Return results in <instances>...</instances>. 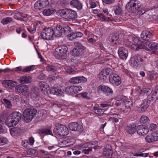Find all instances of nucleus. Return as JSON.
I'll return each instance as SVG.
<instances>
[{
  "mask_svg": "<svg viewBox=\"0 0 158 158\" xmlns=\"http://www.w3.org/2000/svg\"><path fill=\"white\" fill-rule=\"evenodd\" d=\"M22 114L18 112H14L11 114L6 119L5 123L9 127L15 126L21 119Z\"/></svg>",
  "mask_w": 158,
  "mask_h": 158,
  "instance_id": "obj_1",
  "label": "nucleus"
},
{
  "mask_svg": "<svg viewBox=\"0 0 158 158\" xmlns=\"http://www.w3.org/2000/svg\"><path fill=\"white\" fill-rule=\"evenodd\" d=\"M60 17L67 20L75 19L77 18V12L72 10L65 8L58 11Z\"/></svg>",
  "mask_w": 158,
  "mask_h": 158,
  "instance_id": "obj_2",
  "label": "nucleus"
},
{
  "mask_svg": "<svg viewBox=\"0 0 158 158\" xmlns=\"http://www.w3.org/2000/svg\"><path fill=\"white\" fill-rule=\"evenodd\" d=\"M37 110L34 108H28L26 109L23 113V119L26 123L30 122L35 116Z\"/></svg>",
  "mask_w": 158,
  "mask_h": 158,
  "instance_id": "obj_3",
  "label": "nucleus"
},
{
  "mask_svg": "<svg viewBox=\"0 0 158 158\" xmlns=\"http://www.w3.org/2000/svg\"><path fill=\"white\" fill-rule=\"evenodd\" d=\"M68 50V48L66 46H59L56 49L54 55L58 59H65L67 56Z\"/></svg>",
  "mask_w": 158,
  "mask_h": 158,
  "instance_id": "obj_4",
  "label": "nucleus"
},
{
  "mask_svg": "<svg viewBox=\"0 0 158 158\" xmlns=\"http://www.w3.org/2000/svg\"><path fill=\"white\" fill-rule=\"evenodd\" d=\"M140 6L141 4L139 3L138 1L131 0L126 5V8L129 11L134 12Z\"/></svg>",
  "mask_w": 158,
  "mask_h": 158,
  "instance_id": "obj_5",
  "label": "nucleus"
},
{
  "mask_svg": "<svg viewBox=\"0 0 158 158\" xmlns=\"http://www.w3.org/2000/svg\"><path fill=\"white\" fill-rule=\"evenodd\" d=\"M53 29L52 28H45L41 33V36L44 39H52L53 36Z\"/></svg>",
  "mask_w": 158,
  "mask_h": 158,
  "instance_id": "obj_6",
  "label": "nucleus"
},
{
  "mask_svg": "<svg viewBox=\"0 0 158 158\" xmlns=\"http://www.w3.org/2000/svg\"><path fill=\"white\" fill-rule=\"evenodd\" d=\"M46 69L48 71L51 72L52 73H53L52 74L51 77L48 78L49 81H55L57 79L58 76L56 73L57 68L56 66L53 65H48L46 67Z\"/></svg>",
  "mask_w": 158,
  "mask_h": 158,
  "instance_id": "obj_7",
  "label": "nucleus"
},
{
  "mask_svg": "<svg viewBox=\"0 0 158 158\" xmlns=\"http://www.w3.org/2000/svg\"><path fill=\"white\" fill-rule=\"evenodd\" d=\"M142 57L139 55H135L132 57L130 60V63L131 66L136 67L140 64L143 61Z\"/></svg>",
  "mask_w": 158,
  "mask_h": 158,
  "instance_id": "obj_8",
  "label": "nucleus"
},
{
  "mask_svg": "<svg viewBox=\"0 0 158 158\" xmlns=\"http://www.w3.org/2000/svg\"><path fill=\"white\" fill-rule=\"evenodd\" d=\"M110 82L116 86L119 85L121 83V79L117 74L111 73L109 77Z\"/></svg>",
  "mask_w": 158,
  "mask_h": 158,
  "instance_id": "obj_9",
  "label": "nucleus"
},
{
  "mask_svg": "<svg viewBox=\"0 0 158 158\" xmlns=\"http://www.w3.org/2000/svg\"><path fill=\"white\" fill-rule=\"evenodd\" d=\"M141 42L146 43L149 42L152 39V35L149 31H143L140 35Z\"/></svg>",
  "mask_w": 158,
  "mask_h": 158,
  "instance_id": "obj_10",
  "label": "nucleus"
},
{
  "mask_svg": "<svg viewBox=\"0 0 158 158\" xmlns=\"http://www.w3.org/2000/svg\"><path fill=\"white\" fill-rule=\"evenodd\" d=\"M57 132L59 135L65 136L68 134V130L67 127L64 125L58 124L56 127Z\"/></svg>",
  "mask_w": 158,
  "mask_h": 158,
  "instance_id": "obj_11",
  "label": "nucleus"
},
{
  "mask_svg": "<svg viewBox=\"0 0 158 158\" xmlns=\"http://www.w3.org/2000/svg\"><path fill=\"white\" fill-rule=\"evenodd\" d=\"M112 70L110 68H107L102 70L98 75L100 80H105L107 79V76L112 73Z\"/></svg>",
  "mask_w": 158,
  "mask_h": 158,
  "instance_id": "obj_12",
  "label": "nucleus"
},
{
  "mask_svg": "<svg viewBox=\"0 0 158 158\" xmlns=\"http://www.w3.org/2000/svg\"><path fill=\"white\" fill-rule=\"evenodd\" d=\"M69 129L73 131H76L79 132H82L83 130L82 125L77 122H74L70 123L69 126Z\"/></svg>",
  "mask_w": 158,
  "mask_h": 158,
  "instance_id": "obj_13",
  "label": "nucleus"
},
{
  "mask_svg": "<svg viewBox=\"0 0 158 158\" xmlns=\"http://www.w3.org/2000/svg\"><path fill=\"white\" fill-rule=\"evenodd\" d=\"M15 90L25 95H28L29 92L28 87L25 85H19L15 87Z\"/></svg>",
  "mask_w": 158,
  "mask_h": 158,
  "instance_id": "obj_14",
  "label": "nucleus"
},
{
  "mask_svg": "<svg viewBox=\"0 0 158 158\" xmlns=\"http://www.w3.org/2000/svg\"><path fill=\"white\" fill-rule=\"evenodd\" d=\"M49 4L48 0H39L35 3L34 7L36 9L40 10L46 7Z\"/></svg>",
  "mask_w": 158,
  "mask_h": 158,
  "instance_id": "obj_15",
  "label": "nucleus"
},
{
  "mask_svg": "<svg viewBox=\"0 0 158 158\" xmlns=\"http://www.w3.org/2000/svg\"><path fill=\"white\" fill-rule=\"evenodd\" d=\"M146 141L148 143L156 141L158 140V131L152 132L148 135L145 137Z\"/></svg>",
  "mask_w": 158,
  "mask_h": 158,
  "instance_id": "obj_16",
  "label": "nucleus"
},
{
  "mask_svg": "<svg viewBox=\"0 0 158 158\" xmlns=\"http://www.w3.org/2000/svg\"><path fill=\"white\" fill-rule=\"evenodd\" d=\"M151 100L148 99L144 100L143 102L141 104L137 109L138 112L139 113H142L145 112L150 104Z\"/></svg>",
  "mask_w": 158,
  "mask_h": 158,
  "instance_id": "obj_17",
  "label": "nucleus"
},
{
  "mask_svg": "<svg viewBox=\"0 0 158 158\" xmlns=\"http://www.w3.org/2000/svg\"><path fill=\"white\" fill-rule=\"evenodd\" d=\"M98 91H102L106 95H110L113 93V90L108 86L101 85L98 88Z\"/></svg>",
  "mask_w": 158,
  "mask_h": 158,
  "instance_id": "obj_18",
  "label": "nucleus"
},
{
  "mask_svg": "<svg viewBox=\"0 0 158 158\" xmlns=\"http://www.w3.org/2000/svg\"><path fill=\"white\" fill-rule=\"evenodd\" d=\"M137 132L140 135H146L149 131L148 128L143 125H140L137 127Z\"/></svg>",
  "mask_w": 158,
  "mask_h": 158,
  "instance_id": "obj_19",
  "label": "nucleus"
},
{
  "mask_svg": "<svg viewBox=\"0 0 158 158\" xmlns=\"http://www.w3.org/2000/svg\"><path fill=\"white\" fill-rule=\"evenodd\" d=\"M87 80L86 78L82 76L71 78L69 80V82L72 84H75L85 82L87 81Z\"/></svg>",
  "mask_w": 158,
  "mask_h": 158,
  "instance_id": "obj_20",
  "label": "nucleus"
},
{
  "mask_svg": "<svg viewBox=\"0 0 158 158\" xmlns=\"http://www.w3.org/2000/svg\"><path fill=\"white\" fill-rule=\"evenodd\" d=\"M118 53L121 59L125 60L128 56V51L125 48L121 47L118 50Z\"/></svg>",
  "mask_w": 158,
  "mask_h": 158,
  "instance_id": "obj_21",
  "label": "nucleus"
},
{
  "mask_svg": "<svg viewBox=\"0 0 158 158\" xmlns=\"http://www.w3.org/2000/svg\"><path fill=\"white\" fill-rule=\"evenodd\" d=\"M62 31L63 28L61 26H57L55 28L53 29V35L56 37H60L62 35Z\"/></svg>",
  "mask_w": 158,
  "mask_h": 158,
  "instance_id": "obj_22",
  "label": "nucleus"
},
{
  "mask_svg": "<svg viewBox=\"0 0 158 158\" xmlns=\"http://www.w3.org/2000/svg\"><path fill=\"white\" fill-rule=\"evenodd\" d=\"M41 22L39 21H37L36 22L34 23L30 26L27 27V30L30 33L33 34L34 33L36 29V26L38 24H41Z\"/></svg>",
  "mask_w": 158,
  "mask_h": 158,
  "instance_id": "obj_23",
  "label": "nucleus"
},
{
  "mask_svg": "<svg viewBox=\"0 0 158 158\" xmlns=\"http://www.w3.org/2000/svg\"><path fill=\"white\" fill-rule=\"evenodd\" d=\"M39 133L42 137H44L46 135H50L53 136L51 130L49 128H44L40 130Z\"/></svg>",
  "mask_w": 158,
  "mask_h": 158,
  "instance_id": "obj_24",
  "label": "nucleus"
},
{
  "mask_svg": "<svg viewBox=\"0 0 158 158\" xmlns=\"http://www.w3.org/2000/svg\"><path fill=\"white\" fill-rule=\"evenodd\" d=\"M70 5L78 10H81L82 7L81 3L78 0H72L70 3Z\"/></svg>",
  "mask_w": 158,
  "mask_h": 158,
  "instance_id": "obj_25",
  "label": "nucleus"
},
{
  "mask_svg": "<svg viewBox=\"0 0 158 158\" xmlns=\"http://www.w3.org/2000/svg\"><path fill=\"white\" fill-rule=\"evenodd\" d=\"M2 84L3 86L5 87L11 88L15 87L16 84V83L13 81L8 80L4 81L2 83Z\"/></svg>",
  "mask_w": 158,
  "mask_h": 158,
  "instance_id": "obj_26",
  "label": "nucleus"
},
{
  "mask_svg": "<svg viewBox=\"0 0 158 158\" xmlns=\"http://www.w3.org/2000/svg\"><path fill=\"white\" fill-rule=\"evenodd\" d=\"M18 80L20 83H27L31 82V78L29 76H23L21 77Z\"/></svg>",
  "mask_w": 158,
  "mask_h": 158,
  "instance_id": "obj_27",
  "label": "nucleus"
},
{
  "mask_svg": "<svg viewBox=\"0 0 158 158\" xmlns=\"http://www.w3.org/2000/svg\"><path fill=\"white\" fill-rule=\"evenodd\" d=\"M136 125L135 124L127 126L126 127L127 132L130 134H134L137 130L136 129Z\"/></svg>",
  "mask_w": 158,
  "mask_h": 158,
  "instance_id": "obj_28",
  "label": "nucleus"
},
{
  "mask_svg": "<svg viewBox=\"0 0 158 158\" xmlns=\"http://www.w3.org/2000/svg\"><path fill=\"white\" fill-rule=\"evenodd\" d=\"M82 35L83 34L81 32H75L68 35V36L70 40H73L77 38L81 37Z\"/></svg>",
  "mask_w": 158,
  "mask_h": 158,
  "instance_id": "obj_29",
  "label": "nucleus"
},
{
  "mask_svg": "<svg viewBox=\"0 0 158 158\" xmlns=\"http://www.w3.org/2000/svg\"><path fill=\"white\" fill-rule=\"evenodd\" d=\"M31 97L33 100H38L40 98V94L38 90H33L31 93Z\"/></svg>",
  "mask_w": 158,
  "mask_h": 158,
  "instance_id": "obj_30",
  "label": "nucleus"
},
{
  "mask_svg": "<svg viewBox=\"0 0 158 158\" xmlns=\"http://www.w3.org/2000/svg\"><path fill=\"white\" fill-rule=\"evenodd\" d=\"M50 93L57 95H62L63 92L61 89L59 88H56V87H53L51 89Z\"/></svg>",
  "mask_w": 158,
  "mask_h": 158,
  "instance_id": "obj_31",
  "label": "nucleus"
},
{
  "mask_svg": "<svg viewBox=\"0 0 158 158\" xmlns=\"http://www.w3.org/2000/svg\"><path fill=\"white\" fill-rule=\"evenodd\" d=\"M124 102L125 107L127 109L130 110L131 107H133V102L130 99H124Z\"/></svg>",
  "mask_w": 158,
  "mask_h": 158,
  "instance_id": "obj_32",
  "label": "nucleus"
},
{
  "mask_svg": "<svg viewBox=\"0 0 158 158\" xmlns=\"http://www.w3.org/2000/svg\"><path fill=\"white\" fill-rule=\"evenodd\" d=\"M151 92L152 90L151 89L145 88L142 89L140 92V94L144 96H147L149 95Z\"/></svg>",
  "mask_w": 158,
  "mask_h": 158,
  "instance_id": "obj_33",
  "label": "nucleus"
},
{
  "mask_svg": "<svg viewBox=\"0 0 158 158\" xmlns=\"http://www.w3.org/2000/svg\"><path fill=\"white\" fill-rule=\"evenodd\" d=\"M39 86L41 91L47 92L48 89H49L47 84L44 82L39 83Z\"/></svg>",
  "mask_w": 158,
  "mask_h": 158,
  "instance_id": "obj_34",
  "label": "nucleus"
},
{
  "mask_svg": "<svg viewBox=\"0 0 158 158\" xmlns=\"http://www.w3.org/2000/svg\"><path fill=\"white\" fill-rule=\"evenodd\" d=\"M119 38L118 35V34H111L109 37V40L112 43L115 42L114 44H116L115 42Z\"/></svg>",
  "mask_w": 158,
  "mask_h": 158,
  "instance_id": "obj_35",
  "label": "nucleus"
},
{
  "mask_svg": "<svg viewBox=\"0 0 158 158\" xmlns=\"http://www.w3.org/2000/svg\"><path fill=\"white\" fill-rule=\"evenodd\" d=\"M35 66L33 65L26 66L23 69L22 72L24 73H30L34 69Z\"/></svg>",
  "mask_w": 158,
  "mask_h": 158,
  "instance_id": "obj_36",
  "label": "nucleus"
},
{
  "mask_svg": "<svg viewBox=\"0 0 158 158\" xmlns=\"http://www.w3.org/2000/svg\"><path fill=\"white\" fill-rule=\"evenodd\" d=\"M93 110L95 113L98 114H102L106 110V109H99L96 106H94Z\"/></svg>",
  "mask_w": 158,
  "mask_h": 158,
  "instance_id": "obj_37",
  "label": "nucleus"
},
{
  "mask_svg": "<svg viewBox=\"0 0 158 158\" xmlns=\"http://www.w3.org/2000/svg\"><path fill=\"white\" fill-rule=\"evenodd\" d=\"M152 101H156L158 99V89L153 92L151 98Z\"/></svg>",
  "mask_w": 158,
  "mask_h": 158,
  "instance_id": "obj_38",
  "label": "nucleus"
},
{
  "mask_svg": "<svg viewBox=\"0 0 158 158\" xmlns=\"http://www.w3.org/2000/svg\"><path fill=\"white\" fill-rule=\"evenodd\" d=\"M89 148H93L95 150L97 149L98 148V142L97 141H94L89 143Z\"/></svg>",
  "mask_w": 158,
  "mask_h": 158,
  "instance_id": "obj_39",
  "label": "nucleus"
},
{
  "mask_svg": "<svg viewBox=\"0 0 158 158\" xmlns=\"http://www.w3.org/2000/svg\"><path fill=\"white\" fill-rule=\"evenodd\" d=\"M64 69L66 72L69 74H73L76 73L75 70L70 66H67L64 67Z\"/></svg>",
  "mask_w": 158,
  "mask_h": 158,
  "instance_id": "obj_40",
  "label": "nucleus"
},
{
  "mask_svg": "<svg viewBox=\"0 0 158 158\" xmlns=\"http://www.w3.org/2000/svg\"><path fill=\"white\" fill-rule=\"evenodd\" d=\"M148 47L152 50H158V44L156 43H150L148 44Z\"/></svg>",
  "mask_w": 158,
  "mask_h": 158,
  "instance_id": "obj_41",
  "label": "nucleus"
},
{
  "mask_svg": "<svg viewBox=\"0 0 158 158\" xmlns=\"http://www.w3.org/2000/svg\"><path fill=\"white\" fill-rule=\"evenodd\" d=\"M73 94L78 93V91L82 90V87L79 86H72Z\"/></svg>",
  "mask_w": 158,
  "mask_h": 158,
  "instance_id": "obj_42",
  "label": "nucleus"
},
{
  "mask_svg": "<svg viewBox=\"0 0 158 158\" xmlns=\"http://www.w3.org/2000/svg\"><path fill=\"white\" fill-rule=\"evenodd\" d=\"M149 121V119L145 115H142L140 119V123L143 124L146 123Z\"/></svg>",
  "mask_w": 158,
  "mask_h": 158,
  "instance_id": "obj_43",
  "label": "nucleus"
},
{
  "mask_svg": "<svg viewBox=\"0 0 158 158\" xmlns=\"http://www.w3.org/2000/svg\"><path fill=\"white\" fill-rule=\"evenodd\" d=\"M54 11L53 10L48 9L44 10L43 11V13L44 15L49 16Z\"/></svg>",
  "mask_w": 158,
  "mask_h": 158,
  "instance_id": "obj_44",
  "label": "nucleus"
},
{
  "mask_svg": "<svg viewBox=\"0 0 158 158\" xmlns=\"http://www.w3.org/2000/svg\"><path fill=\"white\" fill-rule=\"evenodd\" d=\"M75 46L77 48L79 49L84 50L85 49V47L82 45L80 42H75L74 43Z\"/></svg>",
  "mask_w": 158,
  "mask_h": 158,
  "instance_id": "obj_45",
  "label": "nucleus"
},
{
  "mask_svg": "<svg viewBox=\"0 0 158 158\" xmlns=\"http://www.w3.org/2000/svg\"><path fill=\"white\" fill-rule=\"evenodd\" d=\"M12 21V19L11 18L8 17L3 19L1 21V23L3 24H6L11 22Z\"/></svg>",
  "mask_w": 158,
  "mask_h": 158,
  "instance_id": "obj_46",
  "label": "nucleus"
},
{
  "mask_svg": "<svg viewBox=\"0 0 158 158\" xmlns=\"http://www.w3.org/2000/svg\"><path fill=\"white\" fill-rule=\"evenodd\" d=\"M118 115H119L118 114H113V117L109 118V120L112 122H114L115 123H117L118 121V120L117 118H116V117H118Z\"/></svg>",
  "mask_w": 158,
  "mask_h": 158,
  "instance_id": "obj_47",
  "label": "nucleus"
},
{
  "mask_svg": "<svg viewBox=\"0 0 158 158\" xmlns=\"http://www.w3.org/2000/svg\"><path fill=\"white\" fill-rule=\"evenodd\" d=\"M111 153V149L107 148L106 147L104 149L103 154L106 156H109Z\"/></svg>",
  "mask_w": 158,
  "mask_h": 158,
  "instance_id": "obj_48",
  "label": "nucleus"
},
{
  "mask_svg": "<svg viewBox=\"0 0 158 158\" xmlns=\"http://www.w3.org/2000/svg\"><path fill=\"white\" fill-rule=\"evenodd\" d=\"M114 11L116 15H119L122 13V9L119 6H116L114 7Z\"/></svg>",
  "mask_w": 158,
  "mask_h": 158,
  "instance_id": "obj_49",
  "label": "nucleus"
},
{
  "mask_svg": "<svg viewBox=\"0 0 158 158\" xmlns=\"http://www.w3.org/2000/svg\"><path fill=\"white\" fill-rule=\"evenodd\" d=\"M13 18L17 20H20L21 21H24V19L20 17L19 12L15 13L14 14Z\"/></svg>",
  "mask_w": 158,
  "mask_h": 158,
  "instance_id": "obj_50",
  "label": "nucleus"
},
{
  "mask_svg": "<svg viewBox=\"0 0 158 158\" xmlns=\"http://www.w3.org/2000/svg\"><path fill=\"white\" fill-rule=\"evenodd\" d=\"M8 142V139L5 137H0V145H3L6 144Z\"/></svg>",
  "mask_w": 158,
  "mask_h": 158,
  "instance_id": "obj_51",
  "label": "nucleus"
},
{
  "mask_svg": "<svg viewBox=\"0 0 158 158\" xmlns=\"http://www.w3.org/2000/svg\"><path fill=\"white\" fill-rule=\"evenodd\" d=\"M71 54L73 56H78L80 54V51L77 48H74L72 51Z\"/></svg>",
  "mask_w": 158,
  "mask_h": 158,
  "instance_id": "obj_52",
  "label": "nucleus"
},
{
  "mask_svg": "<svg viewBox=\"0 0 158 158\" xmlns=\"http://www.w3.org/2000/svg\"><path fill=\"white\" fill-rule=\"evenodd\" d=\"M72 86H69L65 89V92L70 95L73 94Z\"/></svg>",
  "mask_w": 158,
  "mask_h": 158,
  "instance_id": "obj_53",
  "label": "nucleus"
},
{
  "mask_svg": "<svg viewBox=\"0 0 158 158\" xmlns=\"http://www.w3.org/2000/svg\"><path fill=\"white\" fill-rule=\"evenodd\" d=\"M100 106L102 108H105L104 109H106V110L110 107V105L108 103H101L100 104Z\"/></svg>",
  "mask_w": 158,
  "mask_h": 158,
  "instance_id": "obj_54",
  "label": "nucleus"
},
{
  "mask_svg": "<svg viewBox=\"0 0 158 158\" xmlns=\"http://www.w3.org/2000/svg\"><path fill=\"white\" fill-rule=\"evenodd\" d=\"M133 155V156H144V157H147L148 156V153H145V154H143V153H140V154H139V153H132Z\"/></svg>",
  "mask_w": 158,
  "mask_h": 158,
  "instance_id": "obj_55",
  "label": "nucleus"
},
{
  "mask_svg": "<svg viewBox=\"0 0 158 158\" xmlns=\"http://www.w3.org/2000/svg\"><path fill=\"white\" fill-rule=\"evenodd\" d=\"M3 101L4 102V103L7 106V107L10 108L11 106V102L8 100L6 99H4Z\"/></svg>",
  "mask_w": 158,
  "mask_h": 158,
  "instance_id": "obj_56",
  "label": "nucleus"
},
{
  "mask_svg": "<svg viewBox=\"0 0 158 158\" xmlns=\"http://www.w3.org/2000/svg\"><path fill=\"white\" fill-rule=\"evenodd\" d=\"M132 40L133 41V43L138 44L139 43H141V40L140 41L138 38L137 37H133Z\"/></svg>",
  "mask_w": 158,
  "mask_h": 158,
  "instance_id": "obj_57",
  "label": "nucleus"
},
{
  "mask_svg": "<svg viewBox=\"0 0 158 158\" xmlns=\"http://www.w3.org/2000/svg\"><path fill=\"white\" fill-rule=\"evenodd\" d=\"M83 98L87 99H89V97L88 95V93L86 92L82 93L79 94Z\"/></svg>",
  "mask_w": 158,
  "mask_h": 158,
  "instance_id": "obj_58",
  "label": "nucleus"
},
{
  "mask_svg": "<svg viewBox=\"0 0 158 158\" xmlns=\"http://www.w3.org/2000/svg\"><path fill=\"white\" fill-rule=\"evenodd\" d=\"M70 0H62L61 4L62 6H64L67 5L69 2Z\"/></svg>",
  "mask_w": 158,
  "mask_h": 158,
  "instance_id": "obj_59",
  "label": "nucleus"
},
{
  "mask_svg": "<svg viewBox=\"0 0 158 158\" xmlns=\"http://www.w3.org/2000/svg\"><path fill=\"white\" fill-rule=\"evenodd\" d=\"M46 77V76L44 73H40L38 76V78L40 80H43Z\"/></svg>",
  "mask_w": 158,
  "mask_h": 158,
  "instance_id": "obj_60",
  "label": "nucleus"
},
{
  "mask_svg": "<svg viewBox=\"0 0 158 158\" xmlns=\"http://www.w3.org/2000/svg\"><path fill=\"white\" fill-rule=\"evenodd\" d=\"M92 151V149L91 148H89L87 149H84L82 150L83 153L85 154H88L89 152Z\"/></svg>",
  "mask_w": 158,
  "mask_h": 158,
  "instance_id": "obj_61",
  "label": "nucleus"
},
{
  "mask_svg": "<svg viewBox=\"0 0 158 158\" xmlns=\"http://www.w3.org/2000/svg\"><path fill=\"white\" fill-rule=\"evenodd\" d=\"M138 44L133 43L131 46V48L133 50H138Z\"/></svg>",
  "mask_w": 158,
  "mask_h": 158,
  "instance_id": "obj_62",
  "label": "nucleus"
},
{
  "mask_svg": "<svg viewBox=\"0 0 158 158\" xmlns=\"http://www.w3.org/2000/svg\"><path fill=\"white\" fill-rule=\"evenodd\" d=\"M157 127V126L155 124H151L150 125L149 129L151 131L155 130Z\"/></svg>",
  "mask_w": 158,
  "mask_h": 158,
  "instance_id": "obj_63",
  "label": "nucleus"
},
{
  "mask_svg": "<svg viewBox=\"0 0 158 158\" xmlns=\"http://www.w3.org/2000/svg\"><path fill=\"white\" fill-rule=\"evenodd\" d=\"M98 17H100L104 20H107L106 17L102 13H99L97 15Z\"/></svg>",
  "mask_w": 158,
  "mask_h": 158,
  "instance_id": "obj_64",
  "label": "nucleus"
}]
</instances>
